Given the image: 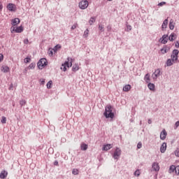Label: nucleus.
Returning <instances> with one entry per match:
<instances>
[{"label": "nucleus", "mask_w": 179, "mask_h": 179, "mask_svg": "<svg viewBox=\"0 0 179 179\" xmlns=\"http://www.w3.org/2000/svg\"><path fill=\"white\" fill-rule=\"evenodd\" d=\"M131 30H132V26L128 24V22H127L125 31L129 32Z\"/></svg>", "instance_id": "5701e85b"}, {"label": "nucleus", "mask_w": 179, "mask_h": 179, "mask_svg": "<svg viewBox=\"0 0 179 179\" xmlns=\"http://www.w3.org/2000/svg\"><path fill=\"white\" fill-rule=\"evenodd\" d=\"M167 149V143H163L160 147L161 153H164Z\"/></svg>", "instance_id": "f8f14e48"}, {"label": "nucleus", "mask_w": 179, "mask_h": 179, "mask_svg": "<svg viewBox=\"0 0 179 179\" xmlns=\"http://www.w3.org/2000/svg\"><path fill=\"white\" fill-rule=\"evenodd\" d=\"M164 5H166V2H164V1H162L159 3H158V6H163Z\"/></svg>", "instance_id": "49530a36"}, {"label": "nucleus", "mask_w": 179, "mask_h": 179, "mask_svg": "<svg viewBox=\"0 0 179 179\" xmlns=\"http://www.w3.org/2000/svg\"><path fill=\"white\" fill-rule=\"evenodd\" d=\"M6 117L5 116H1V124H6Z\"/></svg>", "instance_id": "f704fd0d"}, {"label": "nucleus", "mask_w": 179, "mask_h": 179, "mask_svg": "<svg viewBox=\"0 0 179 179\" xmlns=\"http://www.w3.org/2000/svg\"><path fill=\"white\" fill-rule=\"evenodd\" d=\"M8 177V172L6 170L1 171L0 173V178L5 179Z\"/></svg>", "instance_id": "ddd939ff"}, {"label": "nucleus", "mask_w": 179, "mask_h": 179, "mask_svg": "<svg viewBox=\"0 0 179 179\" xmlns=\"http://www.w3.org/2000/svg\"><path fill=\"white\" fill-rule=\"evenodd\" d=\"M78 6L80 9L85 10L89 6V1L87 0H82L79 2Z\"/></svg>", "instance_id": "20e7f679"}, {"label": "nucleus", "mask_w": 179, "mask_h": 179, "mask_svg": "<svg viewBox=\"0 0 179 179\" xmlns=\"http://www.w3.org/2000/svg\"><path fill=\"white\" fill-rule=\"evenodd\" d=\"M8 90H13V83H11V84L10 85V87H9Z\"/></svg>", "instance_id": "8fccbe9b"}, {"label": "nucleus", "mask_w": 179, "mask_h": 179, "mask_svg": "<svg viewBox=\"0 0 179 179\" xmlns=\"http://www.w3.org/2000/svg\"><path fill=\"white\" fill-rule=\"evenodd\" d=\"M54 166H58V161H55Z\"/></svg>", "instance_id": "4d7b16f0"}, {"label": "nucleus", "mask_w": 179, "mask_h": 179, "mask_svg": "<svg viewBox=\"0 0 179 179\" xmlns=\"http://www.w3.org/2000/svg\"><path fill=\"white\" fill-rule=\"evenodd\" d=\"M72 174H73V176H78V174H79V170L77 169H73L72 170Z\"/></svg>", "instance_id": "7c9ffc66"}, {"label": "nucleus", "mask_w": 179, "mask_h": 179, "mask_svg": "<svg viewBox=\"0 0 179 179\" xmlns=\"http://www.w3.org/2000/svg\"><path fill=\"white\" fill-rule=\"evenodd\" d=\"M177 37V35L175 33L171 34V35L169 37V40L171 41H174Z\"/></svg>", "instance_id": "a211bd4d"}, {"label": "nucleus", "mask_w": 179, "mask_h": 179, "mask_svg": "<svg viewBox=\"0 0 179 179\" xmlns=\"http://www.w3.org/2000/svg\"><path fill=\"white\" fill-rule=\"evenodd\" d=\"M164 40H167V41H169V38H165Z\"/></svg>", "instance_id": "680f3d73"}, {"label": "nucleus", "mask_w": 179, "mask_h": 179, "mask_svg": "<svg viewBox=\"0 0 179 179\" xmlns=\"http://www.w3.org/2000/svg\"><path fill=\"white\" fill-rule=\"evenodd\" d=\"M169 24V20L166 19L164 20L162 27V29H167V25Z\"/></svg>", "instance_id": "412c9836"}, {"label": "nucleus", "mask_w": 179, "mask_h": 179, "mask_svg": "<svg viewBox=\"0 0 179 179\" xmlns=\"http://www.w3.org/2000/svg\"><path fill=\"white\" fill-rule=\"evenodd\" d=\"M76 27H78V23L73 24V25H72V27H71V29L75 30V29H76Z\"/></svg>", "instance_id": "ea45409f"}, {"label": "nucleus", "mask_w": 179, "mask_h": 179, "mask_svg": "<svg viewBox=\"0 0 179 179\" xmlns=\"http://www.w3.org/2000/svg\"><path fill=\"white\" fill-rule=\"evenodd\" d=\"M89 36V29H87L85 31H84V34H83V37L85 38H87Z\"/></svg>", "instance_id": "72a5a7b5"}, {"label": "nucleus", "mask_w": 179, "mask_h": 179, "mask_svg": "<svg viewBox=\"0 0 179 179\" xmlns=\"http://www.w3.org/2000/svg\"><path fill=\"white\" fill-rule=\"evenodd\" d=\"M175 173L176 176H179V166H177L176 169H175Z\"/></svg>", "instance_id": "4c0bfd02"}, {"label": "nucleus", "mask_w": 179, "mask_h": 179, "mask_svg": "<svg viewBox=\"0 0 179 179\" xmlns=\"http://www.w3.org/2000/svg\"><path fill=\"white\" fill-rule=\"evenodd\" d=\"M148 124H152V120L149 119L148 121Z\"/></svg>", "instance_id": "13d9d810"}, {"label": "nucleus", "mask_w": 179, "mask_h": 179, "mask_svg": "<svg viewBox=\"0 0 179 179\" xmlns=\"http://www.w3.org/2000/svg\"><path fill=\"white\" fill-rule=\"evenodd\" d=\"M94 22H96V17H92L89 20V24L92 25L93 23H94Z\"/></svg>", "instance_id": "c85d7f7f"}, {"label": "nucleus", "mask_w": 179, "mask_h": 179, "mask_svg": "<svg viewBox=\"0 0 179 179\" xmlns=\"http://www.w3.org/2000/svg\"><path fill=\"white\" fill-rule=\"evenodd\" d=\"M36 68V63H31L28 66V69H34Z\"/></svg>", "instance_id": "473e14b6"}, {"label": "nucleus", "mask_w": 179, "mask_h": 179, "mask_svg": "<svg viewBox=\"0 0 179 179\" xmlns=\"http://www.w3.org/2000/svg\"><path fill=\"white\" fill-rule=\"evenodd\" d=\"M121 153H122V151L121 150L120 148L115 147L114 152L112 154V157L114 159V160H120V157H121Z\"/></svg>", "instance_id": "f03ea898"}, {"label": "nucleus", "mask_w": 179, "mask_h": 179, "mask_svg": "<svg viewBox=\"0 0 179 179\" xmlns=\"http://www.w3.org/2000/svg\"><path fill=\"white\" fill-rule=\"evenodd\" d=\"M148 89H150V90H152V92H155V84L152 83H149L148 84Z\"/></svg>", "instance_id": "aec40b11"}, {"label": "nucleus", "mask_w": 179, "mask_h": 179, "mask_svg": "<svg viewBox=\"0 0 179 179\" xmlns=\"http://www.w3.org/2000/svg\"><path fill=\"white\" fill-rule=\"evenodd\" d=\"M178 54L179 50L177 49H174L172 51V54L171 55V59H168L166 62V66H171L174 65V64H177L178 62Z\"/></svg>", "instance_id": "f257e3e1"}, {"label": "nucleus", "mask_w": 179, "mask_h": 179, "mask_svg": "<svg viewBox=\"0 0 179 179\" xmlns=\"http://www.w3.org/2000/svg\"><path fill=\"white\" fill-rule=\"evenodd\" d=\"M176 166L174 165L171 166L169 171V173L171 174V173H174V171L176 172Z\"/></svg>", "instance_id": "a878e982"}, {"label": "nucleus", "mask_w": 179, "mask_h": 179, "mask_svg": "<svg viewBox=\"0 0 179 179\" xmlns=\"http://www.w3.org/2000/svg\"><path fill=\"white\" fill-rule=\"evenodd\" d=\"M134 176H136L137 177H139V176H141V173L139 172V170H136L134 172Z\"/></svg>", "instance_id": "a19ab883"}, {"label": "nucleus", "mask_w": 179, "mask_h": 179, "mask_svg": "<svg viewBox=\"0 0 179 179\" xmlns=\"http://www.w3.org/2000/svg\"><path fill=\"white\" fill-rule=\"evenodd\" d=\"M111 148H113V145L111 144H106V145H104L102 148V150H110V149H111Z\"/></svg>", "instance_id": "dca6fc26"}, {"label": "nucleus", "mask_w": 179, "mask_h": 179, "mask_svg": "<svg viewBox=\"0 0 179 179\" xmlns=\"http://www.w3.org/2000/svg\"><path fill=\"white\" fill-rule=\"evenodd\" d=\"M31 61V58L27 57L24 59V64H29Z\"/></svg>", "instance_id": "c9c22d12"}, {"label": "nucleus", "mask_w": 179, "mask_h": 179, "mask_svg": "<svg viewBox=\"0 0 179 179\" xmlns=\"http://www.w3.org/2000/svg\"><path fill=\"white\" fill-rule=\"evenodd\" d=\"M69 62H66L64 63V64H62V65L61 69H62V71H64V72H66V66L69 67Z\"/></svg>", "instance_id": "f3484780"}, {"label": "nucleus", "mask_w": 179, "mask_h": 179, "mask_svg": "<svg viewBox=\"0 0 179 179\" xmlns=\"http://www.w3.org/2000/svg\"><path fill=\"white\" fill-rule=\"evenodd\" d=\"M3 9V6L2 5V2L0 1V12Z\"/></svg>", "instance_id": "3c124183"}, {"label": "nucleus", "mask_w": 179, "mask_h": 179, "mask_svg": "<svg viewBox=\"0 0 179 179\" xmlns=\"http://www.w3.org/2000/svg\"><path fill=\"white\" fill-rule=\"evenodd\" d=\"M103 115L106 118H110V121H113L115 117L114 113H103Z\"/></svg>", "instance_id": "0eeeda50"}, {"label": "nucleus", "mask_w": 179, "mask_h": 179, "mask_svg": "<svg viewBox=\"0 0 179 179\" xmlns=\"http://www.w3.org/2000/svg\"><path fill=\"white\" fill-rule=\"evenodd\" d=\"M142 148V143L139 142L137 144V148L141 149Z\"/></svg>", "instance_id": "a18cd8bd"}, {"label": "nucleus", "mask_w": 179, "mask_h": 179, "mask_svg": "<svg viewBox=\"0 0 179 179\" xmlns=\"http://www.w3.org/2000/svg\"><path fill=\"white\" fill-rule=\"evenodd\" d=\"M129 61H130V62H134V58H132V57L130 58V59H129Z\"/></svg>", "instance_id": "bf43d9fd"}, {"label": "nucleus", "mask_w": 179, "mask_h": 179, "mask_svg": "<svg viewBox=\"0 0 179 179\" xmlns=\"http://www.w3.org/2000/svg\"><path fill=\"white\" fill-rule=\"evenodd\" d=\"M47 65H48V62L45 58L41 59L37 63L38 69H43V68L47 66Z\"/></svg>", "instance_id": "7ed1b4c3"}, {"label": "nucleus", "mask_w": 179, "mask_h": 179, "mask_svg": "<svg viewBox=\"0 0 179 179\" xmlns=\"http://www.w3.org/2000/svg\"><path fill=\"white\" fill-rule=\"evenodd\" d=\"M24 44H29V39H26L24 41Z\"/></svg>", "instance_id": "5fc2aeb1"}, {"label": "nucleus", "mask_w": 179, "mask_h": 179, "mask_svg": "<svg viewBox=\"0 0 179 179\" xmlns=\"http://www.w3.org/2000/svg\"><path fill=\"white\" fill-rule=\"evenodd\" d=\"M73 72H76V71H79V66L78 64L73 65L72 67Z\"/></svg>", "instance_id": "cd10ccee"}, {"label": "nucleus", "mask_w": 179, "mask_h": 179, "mask_svg": "<svg viewBox=\"0 0 179 179\" xmlns=\"http://www.w3.org/2000/svg\"><path fill=\"white\" fill-rule=\"evenodd\" d=\"M81 150H87V145L86 143H82L80 145Z\"/></svg>", "instance_id": "bb28decb"}, {"label": "nucleus", "mask_w": 179, "mask_h": 179, "mask_svg": "<svg viewBox=\"0 0 179 179\" xmlns=\"http://www.w3.org/2000/svg\"><path fill=\"white\" fill-rule=\"evenodd\" d=\"M111 29H112L111 25H108V26H107V30H108V31H111Z\"/></svg>", "instance_id": "09e8293b"}, {"label": "nucleus", "mask_w": 179, "mask_h": 179, "mask_svg": "<svg viewBox=\"0 0 179 179\" xmlns=\"http://www.w3.org/2000/svg\"><path fill=\"white\" fill-rule=\"evenodd\" d=\"M159 76H160V69H158L152 73V78L153 79H157Z\"/></svg>", "instance_id": "9d476101"}, {"label": "nucleus", "mask_w": 179, "mask_h": 179, "mask_svg": "<svg viewBox=\"0 0 179 179\" xmlns=\"http://www.w3.org/2000/svg\"><path fill=\"white\" fill-rule=\"evenodd\" d=\"M161 52L162 54H166L167 52V48L164 46L162 49H161Z\"/></svg>", "instance_id": "e433bc0d"}, {"label": "nucleus", "mask_w": 179, "mask_h": 179, "mask_svg": "<svg viewBox=\"0 0 179 179\" xmlns=\"http://www.w3.org/2000/svg\"><path fill=\"white\" fill-rule=\"evenodd\" d=\"M44 83H45V80H42L41 81V85H44Z\"/></svg>", "instance_id": "6e6d98bb"}, {"label": "nucleus", "mask_w": 179, "mask_h": 179, "mask_svg": "<svg viewBox=\"0 0 179 179\" xmlns=\"http://www.w3.org/2000/svg\"><path fill=\"white\" fill-rule=\"evenodd\" d=\"M99 29L100 31H104V27L103 25L99 24Z\"/></svg>", "instance_id": "79ce46f5"}, {"label": "nucleus", "mask_w": 179, "mask_h": 179, "mask_svg": "<svg viewBox=\"0 0 179 179\" xmlns=\"http://www.w3.org/2000/svg\"><path fill=\"white\" fill-rule=\"evenodd\" d=\"M178 127H179V120L177 121V122L175 123L173 128H174V129H177L178 128Z\"/></svg>", "instance_id": "58836bf2"}, {"label": "nucleus", "mask_w": 179, "mask_h": 179, "mask_svg": "<svg viewBox=\"0 0 179 179\" xmlns=\"http://www.w3.org/2000/svg\"><path fill=\"white\" fill-rule=\"evenodd\" d=\"M53 52H54V50L52 49L51 50H49V55L50 57H52Z\"/></svg>", "instance_id": "de8ad7c7"}, {"label": "nucleus", "mask_w": 179, "mask_h": 179, "mask_svg": "<svg viewBox=\"0 0 179 179\" xmlns=\"http://www.w3.org/2000/svg\"><path fill=\"white\" fill-rule=\"evenodd\" d=\"M175 46L176 48H179V42L176 41V43H175Z\"/></svg>", "instance_id": "864d4df0"}, {"label": "nucleus", "mask_w": 179, "mask_h": 179, "mask_svg": "<svg viewBox=\"0 0 179 179\" xmlns=\"http://www.w3.org/2000/svg\"><path fill=\"white\" fill-rule=\"evenodd\" d=\"M27 71H29L28 67H27V68L24 69V72H27Z\"/></svg>", "instance_id": "052dcab7"}, {"label": "nucleus", "mask_w": 179, "mask_h": 179, "mask_svg": "<svg viewBox=\"0 0 179 179\" xmlns=\"http://www.w3.org/2000/svg\"><path fill=\"white\" fill-rule=\"evenodd\" d=\"M167 137V131H166V129H163L162 131L160 133V139L161 141H164L166 138Z\"/></svg>", "instance_id": "1a4fd4ad"}, {"label": "nucleus", "mask_w": 179, "mask_h": 179, "mask_svg": "<svg viewBox=\"0 0 179 179\" xmlns=\"http://www.w3.org/2000/svg\"><path fill=\"white\" fill-rule=\"evenodd\" d=\"M131 90V86L129 85H127L123 87V92H129Z\"/></svg>", "instance_id": "b1692460"}, {"label": "nucleus", "mask_w": 179, "mask_h": 179, "mask_svg": "<svg viewBox=\"0 0 179 179\" xmlns=\"http://www.w3.org/2000/svg\"><path fill=\"white\" fill-rule=\"evenodd\" d=\"M58 50H61V45L58 44L56 45L54 48L52 49L54 52H57V51H58Z\"/></svg>", "instance_id": "393cba45"}, {"label": "nucleus", "mask_w": 179, "mask_h": 179, "mask_svg": "<svg viewBox=\"0 0 179 179\" xmlns=\"http://www.w3.org/2000/svg\"><path fill=\"white\" fill-rule=\"evenodd\" d=\"M108 1H113V0H108Z\"/></svg>", "instance_id": "e2e57ef3"}, {"label": "nucleus", "mask_w": 179, "mask_h": 179, "mask_svg": "<svg viewBox=\"0 0 179 179\" xmlns=\"http://www.w3.org/2000/svg\"><path fill=\"white\" fill-rule=\"evenodd\" d=\"M3 59V55L0 54V62H2V60Z\"/></svg>", "instance_id": "603ef678"}, {"label": "nucleus", "mask_w": 179, "mask_h": 179, "mask_svg": "<svg viewBox=\"0 0 179 179\" xmlns=\"http://www.w3.org/2000/svg\"><path fill=\"white\" fill-rule=\"evenodd\" d=\"M144 80L146 82V83H150V75H149V73L145 74Z\"/></svg>", "instance_id": "6ab92c4d"}, {"label": "nucleus", "mask_w": 179, "mask_h": 179, "mask_svg": "<svg viewBox=\"0 0 179 179\" xmlns=\"http://www.w3.org/2000/svg\"><path fill=\"white\" fill-rule=\"evenodd\" d=\"M165 38H169L168 34L163 35L162 37L160 38L162 44H167V40H164Z\"/></svg>", "instance_id": "4468645a"}, {"label": "nucleus", "mask_w": 179, "mask_h": 179, "mask_svg": "<svg viewBox=\"0 0 179 179\" xmlns=\"http://www.w3.org/2000/svg\"><path fill=\"white\" fill-rule=\"evenodd\" d=\"M175 155H176L177 157H179V149H177V150L175 151Z\"/></svg>", "instance_id": "c03bdc74"}, {"label": "nucleus", "mask_w": 179, "mask_h": 179, "mask_svg": "<svg viewBox=\"0 0 179 179\" xmlns=\"http://www.w3.org/2000/svg\"><path fill=\"white\" fill-rule=\"evenodd\" d=\"M20 106H24V104H26V101L25 100H21L20 101Z\"/></svg>", "instance_id": "37998d69"}, {"label": "nucleus", "mask_w": 179, "mask_h": 179, "mask_svg": "<svg viewBox=\"0 0 179 179\" xmlns=\"http://www.w3.org/2000/svg\"><path fill=\"white\" fill-rule=\"evenodd\" d=\"M114 112V107L110 104L107 105L105 108V113H113Z\"/></svg>", "instance_id": "423d86ee"}, {"label": "nucleus", "mask_w": 179, "mask_h": 179, "mask_svg": "<svg viewBox=\"0 0 179 179\" xmlns=\"http://www.w3.org/2000/svg\"><path fill=\"white\" fill-rule=\"evenodd\" d=\"M7 9L10 10V12H16V6L10 3L7 5Z\"/></svg>", "instance_id": "39448f33"}, {"label": "nucleus", "mask_w": 179, "mask_h": 179, "mask_svg": "<svg viewBox=\"0 0 179 179\" xmlns=\"http://www.w3.org/2000/svg\"><path fill=\"white\" fill-rule=\"evenodd\" d=\"M47 89H51V87H52V80H50L47 85Z\"/></svg>", "instance_id": "2f4dec72"}, {"label": "nucleus", "mask_w": 179, "mask_h": 179, "mask_svg": "<svg viewBox=\"0 0 179 179\" xmlns=\"http://www.w3.org/2000/svg\"><path fill=\"white\" fill-rule=\"evenodd\" d=\"M152 169L153 171H159V170H160V166H159V163L157 162L152 163Z\"/></svg>", "instance_id": "6e6552de"}, {"label": "nucleus", "mask_w": 179, "mask_h": 179, "mask_svg": "<svg viewBox=\"0 0 179 179\" xmlns=\"http://www.w3.org/2000/svg\"><path fill=\"white\" fill-rule=\"evenodd\" d=\"M13 31H15V33H22L23 31V27L20 26L16 29L13 28Z\"/></svg>", "instance_id": "2eb2a0df"}, {"label": "nucleus", "mask_w": 179, "mask_h": 179, "mask_svg": "<svg viewBox=\"0 0 179 179\" xmlns=\"http://www.w3.org/2000/svg\"><path fill=\"white\" fill-rule=\"evenodd\" d=\"M1 71H2V72H4V73H6L9 72V66H3L1 67Z\"/></svg>", "instance_id": "4be33fe9"}, {"label": "nucleus", "mask_w": 179, "mask_h": 179, "mask_svg": "<svg viewBox=\"0 0 179 179\" xmlns=\"http://www.w3.org/2000/svg\"><path fill=\"white\" fill-rule=\"evenodd\" d=\"M19 23H20V19L19 18H15L11 20L12 26H17Z\"/></svg>", "instance_id": "9b49d317"}, {"label": "nucleus", "mask_w": 179, "mask_h": 179, "mask_svg": "<svg viewBox=\"0 0 179 179\" xmlns=\"http://www.w3.org/2000/svg\"><path fill=\"white\" fill-rule=\"evenodd\" d=\"M169 29L170 30H174V24H173V20H171L169 22Z\"/></svg>", "instance_id": "c756f323"}]
</instances>
